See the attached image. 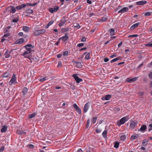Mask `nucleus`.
Here are the masks:
<instances>
[{"label": "nucleus", "instance_id": "nucleus-28", "mask_svg": "<svg viewBox=\"0 0 152 152\" xmlns=\"http://www.w3.org/2000/svg\"><path fill=\"white\" fill-rule=\"evenodd\" d=\"M138 136L137 134L133 135L131 136L130 139L132 140H133L137 138Z\"/></svg>", "mask_w": 152, "mask_h": 152}, {"label": "nucleus", "instance_id": "nucleus-30", "mask_svg": "<svg viewBox=\"0 0 152 152\" xmlns=\"http://www.w3.org/2000/svg\"><path fill=\"white\" fill-rule=\"evenodd\" d=\"M107 130H105L102 133V135L104 138L107 137Z\"/></svg>", "mask_w": 152, "mask_h": 152}, {"label": "nucleus", "instance_id": "nucleus-44", "mask_svg": "<svg viewBox=\"0 0 152 152\" xmlns=\"http://www.w3.org/2000/svg\"><path fill=\"white\" fill-rule=\"evenodd\" d=\"M90 54L89 53H87L85 57V58L87 60L88 59L90 58Z\"/></svg>", "mask_w": 152, "mask_h": 152}, {"label": "nucleus", "instance_id": "nucleus-37", "mask_svg": "<svg viewBox=\"0 0 152 152\" xmlns=\"http://www.w3.org/2000/svg\"><path fill=\"white\" fill-rule=\"evenodd\" d=\"M74 26L75 28H80V26L78 23H74Z\"/></svg>", "mask_w": 152, "mask_h": 152}, {"label": "nucleus", "instance_id": "nucleus-45", "mask_svg": "<svg viewBox=\"0 0 152 152\" xmlns=\"http://www.w3.org/2000/svg\"><path fill=\"white\" fill-rule=\"evenodd\" d=\"M82 66V65L81 63L79 62L77 64V66L79 68H81Z\"/></svg>", "mask_w": 152, "mask_h": 152}, {"label": "nucleus", "instance_id": "nucleus-13", "mask_svg": "<svg viewBox=\"0 0 152 152\" xmlns=\"http://www.w3.org/2000/svg\"><path fill=\"white\" fill-rule=\"evenodd\" d=\"M58 9H59V7H56L54 8H50L49 9V11H50V12H51L52 13H53L54 12H57L58 10Z\"/></svg>", "mask_w": 152, "mask_h": 152}, {"label": "nucleus", "instance_id": "nucleus-58", "mask_svg": "<svg viewBox=\"0 0 152 152\" xmlns=\"http://www.w3.org/2000/svg\"><path fill=\"white\" fill-rule=\"evenodd\" d=\"M18 35L19 36L21 37L23 35V33L22 32H20L18 33Z\"/></svg>", "mask_w": 152, "mask_h": 152}, {"label": "nucleus", "instance_id": "nucleus-59", "mask_svg": "<svg viewBox=\"0 0 152 152\" xmlns=\"http://www.w3.org/2000/svg\"><path fill=\"white\" fill-rule=\"evenodd\" d=\"M28 145H29V147L30 148H32L34 147V145L31 144H29Z\"/></svg>", "mask_w": 152, "mask_h": 152}, {"label": "nucleus", "instance_id": "nucleus-53", "mask_svg": "<svg viewBox=\"0 0 152 152\" xmlns=\"http://www.w3.org/2000/svg\"><path fill=\"white\" fill-rule=\"evenodd\" d=\"M15 10L16 9L17 10H21L20 5L16 6V7H15Z\"/></svg>", "mask_w": 152, "mask_h": 152}, {"label": "nucleus", "instance_id": "nucleus-11", "mask_svg": "<svg viewBox=\"0 0 152 152\" xmlns=\"http://www.w3.org/2000/svg\"><path fill=\"white\" fill-rule=\"evenodd\" d=\"M111 96L110 94H107L102 97V99L103 100H107L110 99Z\"/></svg>", "mask_w": 152, "mask_h": 152}, {"label": "nucleus", "instance_id": "nucleus-61", "mask_svg": "<svg viewBox=\"0 0 152 152\" xmlns=\"http://www.w3.org/2000/svg\"><path fill=\"white\" fill-rule=\"evenodd\" d=\"M81 8V5L78 6L76 8V10L77 11V10H80Z\"/></svg>", "mask_w": 152, "mask_h": 152}, {"label": "nucleus", "instance_id": "nucleus-57", "mask_svg": "<svg viewBox=\"0 0 152 152\" xmlns=\"http://www.w3.org/2000/svg\"><path fill=\"white\" fill-rule=\"evenodd\" d=\"M54 22V21L53 20H51L50 21L48 24L50 26L51 25H52L53 23Z\"/></svg>", "mask_w": 152, "mask_h": 152}, {"label": "nucleus", "instance_id": "nucleus-56", "mask_svg": "<svg viewBox=\"0 0 152 152\" xmlns=\"http://www.w3.org/2000/svg\"><path fill=\"white\" fill-rule=\"evenodd\" d=\"M4 147L3 146L0 148V152H2L4 150Z\"/></svg>", "mask_w": 152, "mask_h": 152}, {"label": "nucleus", "instance_id": "nucleus-46", "mask_svg": "<svg viewBox=\"0 0 152 152\" xmlns=\"http://www.w3.org/2000/svg\"><path fill=\"white\" fill-rule=\"evenodd\" d=\"M10 34L9 33L6 34H5L3 36V37H8L10 36Z\"/></svg>", "mask_w": 152, "mask_h": 152}, {"label": "nucleus", "instance_id": "nucleus-49", "mask_svg": "<svg viewBox=\"0 0 152 152\" xmlns=\"http://www.w3.org/2000/svg\"><path fill=\"white\" fill-rule=\"evenodd\" d=\"M81 41V42H85L86 41V39L85 37H83L82 38Z\"/></svg>", "mask_w": 152, "mask_h": 152}, {"label": "nucleus", "instance_id": "nucleus-25", "mask_svg": "<svg viewBox=\"0 0 152 152\" xmlns=\"http://www.w3.org/2000/svg\"><path fill=\"white\" fill-rule=\"evenodd\" d=\"M147 126L145 125H143L141 126V128H140L139 130L141 132L144 131L146 129Z\"/></svg>", "mask_w": 152, "mask_h": 152}, {"label": "nucleus", "instance_id": "nucleus-33", "mask_svg": "<svg viewBox=\"0 0 152 152\" xmlns=\"http://www.w3.org/2000/svg\"><path fill=\"white\" fill-rule=\"evenodd\" d=\"M26 6H34L37 4V3H26L25 4Z\"/></svg>", "mask_w": 152, "mask_h": 152}, {"label": "nucleus", "instance_id": "nucleus-55", "mask_svg": "<svg viewBox=\"0 0 152 152\" xmlns=\"http://www.w3.org/2000/svg\"><path fill=\"white\" fill-rule=\"evenodd\" d=\"M145 46H148L150 47H152V43H148L145 45Z\"/></svg>", "mask_w": 152, "mask_h": 152}, {"label": "nucleus", "instance_id": "nucleus-34", "mask_svg": "<svg viewBox=\"0 0 152 152\" xmlns=\"http://www.w3.org/2000/svg\"><path fill=\"white\" fill-rule=\"evenodd\" d=\"M120 58V57H118L117 58H114L111 61H110V62L111 63H113L114 62H115L119 60Z\"/></svg>", "mask_w": 152, "mask_h": 152}, {"label": "nucleus", "instance_id": "nucleus-9", "mask_svg": "<svg viewBox=\"0 0 152 152\" xmlns=\"http://www.w3.org/2000/svg\"><path fill=\"white\" fill-rule=\"evenodd\" d=\"M33 12V11L32 10L30 9H28L25 10L24 13L27 14V15H25L26 16H27L30 15V14H32Z\"/></svg>", "mask_w": 152, "mask_h": 152}, {"label": "nucleus", "instance_id": "nucleus-8", "mask_svg": "<svg viewBox=\"0 0 152 152\" xmlns=\"http://www.w3.org/2000/svg\"><path fill=\"white\" fill-rule=\"evenodd\" d=\"M73 107L76 109V111L79 114H80L81 113V111L80 108L77 106L76 103H74L73 105Z\"/></svg>", "mask_w": 152, "mask_h": 152}, {"label": "nucleus", "instance_id": "nucleus-20", "mask_svg": "<svg viewBox=\"0 0 152 152\" xmlns=\"http://www.w3.org/2000/svg\"><path fill=\"white\" fill-rule=\"evenodd\" d=\"M140 24L139 23H136L133 25H132L131 27H130V29H133L136 27H137Z\"/></svg>", "mask_w": 152, "mask_h": 152}, {"label": "nucleus", "instance_id": "nucleus-51", "mask_svg": "<svg viewBox=\"0 0 152 152\" xmlns=\"http://www.w3.org/2000/svg\"><path fill=\"white\" fill-rule=\"evenodd\" d=\"M148 77L150 79H152V72H151L149 74Z\"/></svg>", "mask_w": 152, "mask_h": 152}, {"label": "nucleus", "instance_id": "nucleus-29", "mask_svg": "<svg viewBox=\"0 0 152 152\" xmlns=\"http://www.w3.org/2000/svg\"><path fill=\"white\" fill-rule=\"evenodd\" d=\"M109 31L110 35L113 36L114 34L115 33V30L113 28H112L109 29Z\"/></svg>", "mask_w": 152, "mask_h": 152}, {"label": "nucleus", "instance_id": "nucleus-12", "mask_svg": "<svg viewBox=\"0 0 152 152\" xmlns=\"http://www.w3.org/2000/svg\"><path fill=\"white\" fill-rule=\"evenodd\" d=\"M129 9L128 8L126 7H124L118 11V13H124L128 11Z\"/></svg>", "mask_w": 152, "mask_h": 152}, {"label": "nucleus", "instance_id": "nucleus-27", "mask_svg": "<svg viewBox=\"0 0 152 152\" xmlns=\"http://www.w3.org/2000/svg\"><path fill=\"white\" fill-rule=\"evenodd\" d=\"M28 90V88L26 87H24L22 91L23 94L25 95L27 93Z\"/></svg>", "mask_w": 152, "mask_h": 152}, {"label": "nucleus", "instance_id": "nucleus-19", "mask_svg": "<svg viewBox=\"0 0 152 152\" xmlns=\"http://www.w3.org/2000/svg\"><path fill=\"white\" fill-rule=\"evenodd\" d=\"M68 38V37L67 36H63L59 38V40L62 39L63 41H65L67 40Z\"/></svg>", "mask_w": 152, "mask_h": 152}, {"label": "nucleus", "instance_id": "nucleus-1", "mask_svg": "<svg viewBox=\"0 0 152 152\" xmlns=\"http://www.w3.org/2000/svg\"><path fill=\"white\" fill-rule=\"evenodd\" d=\"M46 30L42 29L36 30L33 33L32 35L35 36H37L45 32Z\"/></svg>", "mask_w": 152, "mask_h": 152}, {"label": "nucleus", "instance_id": "nucleus-60", "mask_svg": "<svg viewBox=\"0 0 152 152\" xmlns=\"http://www.w3.org/2000/svg\"><path fill=\"white\" fill-rule=\"evenodd\" d=\"M86 2L87 3L90 4L92 3V2L90 0H87Z\"/></svg>", "mask_w": 152, "mask_h": 152}, {"label": "nucleus", "instance_id": "nucleus-24", "mask_svg": "<svg viewBox=\"0 0 152 152\" xmlns=\"http://www.w3.org/2000/svg\"><path fill=\"white\" fill-rule=\"evenodd\" d=\"M7 126H4L1 129V132H4L6 131L7 129Z\"/></svg>", "mask_w": 152, "mask_h": 152}, {"label": "nucleus", "instance_id": "nucleus-15", "mask_svg": "<svg viewBox=\"0 0 152 152\" xmlns=\"http://www.w3.org/2000/svg\"><path fill=\"white\" fill-rule=\"evenodd\" d=\"M30 51H26L23 53L22 56H23L25 58H29L28 54L30 53Z\"/></svg>", "mask_w": 152, "mask_h": 152}, {"label": "nucleus", "instance_id": "nucleus-38", "mask_svg": "<svg viewBox=\"0 0 152 152\" xmlns=\"http://www.w3.org/2000/svg\"><path fill=\"white\" fill-rule=\"evenodd\" d=\"M152 13V12H148L145 13V16H150Z\"/></svg>", "mask_w": 152, "mask_h": 152}, {"label": "nucleus", "instance_id": "nucleus-3", "mask_svg": "<svg viewBox=\"0 0 152 152\" xmlns=\"http://www.w3.org/2000/svg\"><path fill=\"white\" fill-rule=\"evenodd\" d=\"M6 10L9 13H14L16 12L15 7L13 6H10L8 7L6 9Z\"/></svg>", "mask_w": 152, "mask_h": 152}, {"label": "nucleus", "instance_id": "nucleus-5", "mask_svg": "<svg viewBox=\"0 0 152 152\" xmlns=\"http://www.w3.org/2000/svg\"><path fill=\"white\" fill-rule=\"evenodd\" d=\"M72 76L74 77L76 82L77 83H79L83 81V80L82 79L79 78L78 76H77V74L73 75Z\"/></svg>", "mask_w": 152, "mask_h": 152}, {"label": "nucleus", "instance_id": "nucleus-16", "mask_svg": "<svg viewBox=\"0 0 152 152\" xmlns=\"http://www.w3.org/2000/svg\"><path fill=\"white\" fill-rule=\"evenodd\" d=\"M147 3L145 1H141L136 2V4L138 5H142Z\"/></svg>", "mask_w": 152, "mask_h": 152}, {"label": "nucleus", "instance_id": "nucleus-47", "mask_svg": "<svg viewBox=\"0 0 152 152\" xmlns=\"http://www.w3.org/2000/svg\"><path fill=\"white\" fill-rule=\"evenodd\" d=\"M68 51H65L63 55L64 56H66L68 55Z\"/></svg>", "mask_w": 152, "mask_h": 152}, {"label": "nucleus", "instance_id": "nucleus-43", "mask_svg": "<svg viewBox=\"0 0 152 152\" xmlns=\"http://www.w3.org/2000/svg\"><path fill=\"white\" fill-rule=\"evenodd\" d=\"M107 20V18L106 17H103L101 19V21H105Z\"/></svg>", "mask_w": 152, "mask_h": 152}, {"label": "nucleus", "instance_id": "nucleus-39", "mask_svg": "<svg viewBox=\"0 0 152 152\" xmlns=\"http://www.w3.org/2000/svg\"><path fill=\"white\" fill-rule=\"evenodd\" d=\"M19 5L21 9L24 8L26 7V5L25 4H23Z\"/></svg>", "mask_w": 152, "mask_h": 152}, {"label": "nucleus", "instance_id": "nucleus-23", "mask_svg": "<svg viewBox=\"0 0 152 152\" xmlns=\"http://www.w3.org/2000/svg\"><path fill=\"white\" fill-rule=\"evenodd\" d=\"M17 133L20 135L25 134H26V132H23L20 130H18L17 131Z\"/></svg>", "mask_w": 152, "mask_h": 152}, {"label": "nucleus", "instance_id": "nucleus-48", "mask_svg": "<svg viewBox=\"0 0 152 152\" xmlns=\"http://www.w3.org/2000/svg\"><path fill=\"white\" fill-rule=\"evenodd\" d=\"M96 132L97 133H99L101 132V130L100 129H97L96 130Z\"/></svg>", "mask_w": 152, "mask_h": 152}, {"label": "nucleus", "instance_id": "nucleus-50", "mask_svg": "<svg viewBox=\"0 0 152 152\" xmlns=\"http://www.w3.org/2000/svg\"><path fill=\"white\" fill-rule=\"evenodd\" d=\"M83 45V43H79L77 45V46L80 47Z\"/></svg>", "mask_w": 152, "mask_h": 152}, {"label": "nucleus", "instance_id": "nucleus-35", "mask_svg": "<svg viewBox=\"0 0 152 152\" xmlns=\"http://www.w3.org/2000/svg\"><path fill=\"white\" fill-rule=\"evenodd\" d=\"M126 138V136L125 135H124L121 136L120 139L122 141H124Z\"/></svg>", "mask_w": 152, "mask_h": 152}, {"label": "nucleus", "instance_id": "nucleus-41", "mask_svg": "<svg viewBox=\"0 0 152 152\" xmlns=\"http://www.w3.org/2000/svg\"><path fill=\"white\" fill-rule=\"evenodd\" d=\"M138 36V35L137 34H133V35H129V36H128V38L132 37H137Z\"/></svg>", "mask_w": 152, "mask_h": 152}, {"label": "nucleus", "instance_id": "nucleus-32", "mask_svg": "<svg viewBox=\"0 0 152 152\" xmlns=\"http://www.w3.org/2000/svg\"><path fill=\"white\" fill-rule=\"evenodd\" d=\"M36 115V114L35 113H33L31 114H29L28 115V118L30 119H31L34 117Z\"/></svg>", "mask_w": 152, "mask_h": 152}, {"label": "nucleus", "instance_id": "nucleus-22", "mask_svg": "<svg viewBox=\"0 0 152 152\" xmlns=\"http://www.w3.org/2000/svg\"><path fill=\"white\" fill-rule=\"evenodd\" d=\"M11 52L10 51H8L7 50L4 53V55L5 56V57L8 58L10 56Z\"/></svg>", "mask_w": 152, "mask_h": 152}, {"label": "nucleus", "instance_id": "nucleus-36", "mask_svg": "<svg viewBox=\"0 0 152 152\" xmlns=\"http://www.w3.org/2000/svg\"><path fill=\"white\" fill-rule=\"evenodd\" d=\"M119 143L118 142H115L114 143V147L116 148H117L118 147Z\"/></svg>", "mask_w": 152, "mask_h": 152}, {"label": "nucleus", "instance_id": "nucleus-63", "mask_svg": "<svg viewBox=\"0 0 152 152\" xmlns=\"http://www.w3.org/2000/svg\"><path fill=\"white\" fill-rule=\"evenodd\" d=\"M139 94L140 96H142L144 94V93L143 92H140Z\"/></svg>", "mask_w": 152, "mask_h": 152}, {"label": "nucleus", "instance_id": "nucleus-26", "mask_svg": "<svg viewBox=\"0 0 152 152\" xmlns=\"http://www.w3.org/2000/svg\"><path fill=\"white\" fill-rule=\"evenodd\" d=\"M48 77H40V78L39 79V80L40 82H42L45 81L46 80H48Z\"/></svg>", "mask_w": 152, "mask_h": 152}, {"label": "nucleus", "instance_id": "nucleus-6", "mask_svg": "<svg viewBox=\"0 0 152 152\" xmlns=\"http://www.w3.org/2000/svg\"><path fill=\"white\" fill-rule=\"evenodd\" d=\"M24 47L26 48L27 51H30L31 52V48H34V46L32 45L31 44H28L24 46Z\"/></svg>", "mask_w": 152, "mask_h": 152}, {"label": "nucleus", "instance_id": "nucleus-62", "mask_svg": "<svg viewBox=\"0 0 152 152\" xmlns=\"http://www.w3.org/2000/svg\"><path fill=\"white\" fill-rule=\"evenodd\" d=\"M109 59L106 58H104V61L105 62H107L109 61Z\"/></svg>", "mask_w": 152, "mask_h": 152}, {"label": "nucleus", "instance_id": "nucleus-42", "mask_svg": "<svg viewBox=\"0 0 152 152\" xmlns=\"http://www.w3.org/2000/svg\"><path fill=\"white\" fill-rule=\"evenodd\" d=\"M97 119V117H95L93 118L92 122L94 124H95L96 122Z\"/></svg>", "mask_w": 152, "mask_h": 152}, {"label": "nucleus", "instance_id": "nucleus-54", "mask_svg": "<svg viewBox=\"0 0 152 152\" xmlns=\"http://www.w3.org/2000/svg\"><path fill=\"white\" fill-rule=\"evenodd\" d=\"M90 123V120L89 119H88L87 121V124L86 126V128L87 129L88 127V125Z\"/></svg>", "mask_w": 152, "mask_h": 152}, {"label": "nucleus", "instance_id": "nucleus-4", "mask_svg": "<svg viewBox=\"0 0 152 152\" xmlns=\"http://www.w3.org/2000/svg\"><path fill=\"white\" fill-rule=\"evenodd\" d=\"M66 21V17H62L60 20V22L58 24L59 26L61 27L63 26Z\"/></svg>", "mask_w": 152, "mask_h": 152}, {"label": "nucleus", "instance_id": "nucleus-10", "mask_svg": "<svg viewBox=\"0 0 152 152\" xmlns=\"http://www.w3.org/2000/svg\"><path fill=\"white\" fill-rule=\"evenodd\" d=\"M137 79V77H135L132 78H128L126 79V81L128 83H131L136 81Z\"/></svg>", "mask_w": 152, "mask_h": 152}, {"label": "nucleus", "instance_id": "nucleus-52", "mask_svg": "<svg viewBox=\"0 0 152 152\" xmlns=\"http://www.w3.org/2000/svg\"><path fill=\"white\" fill-rule=\"evenodd\" d=\"M18 20L17 18L13 20L12 22V23H16L18 21Z\"/></svg>", "mask_w": 152, "mask_h": 152}, {"label": "nucleus", "instance_id": "nucleus-7", "mask_svg": "<svg viewBox=\"0 0 152 152\" xmlns=\"http://www.w3.org/2000/svg\"><path fill=\"white\" fill-rule=\"evenodd\" d=\"M15 81L16 77L15 75V74H13V75L12 76V78L9 82V84L10 85H11L12 84L15 83Z\"/></svg>", "mask_w": 152, "mask_h": 152}, {"label": "nucleus", "instance_id": "nucleus-21", "mask_svg": "<svg viewBox=\"0 0 152 152\" xmlns=\"http://www.w3.org/2000/svg\"><path fill=\"white\" fill-rule=\"evenodd\" d=\"M23 30L25 32H29L30 30V28L27 26H24L23 27Z\"/></svg>", "mask_w": 152, "mask_h": 152}, {"label": "nucleus", "instance_id": "nucleus-40", "mask_svg": "<svg viewBox=\"0 0 152 152\" xmlns=\"http://www.w3.org/2000/svg\"><path fill=\"white\" fill-rule=\"evenodd\" d=\"M9 75L8 73H6L2 75V77H9Z\"/></svg>", "mask_w": 152, "mask_h": 152}, {"label": "nucleus", "instance_id": "nucleus-18", "mask_svg": "<svg viewBox=\"0 0 152 152\" xmlns=\"http://www.w3.org/2000/svg\"><path fill=\"white\" fill-rule=\"evenodd\" d=\"M24 41V39L23 38H20L16 41V43L18 44H22Z\"/></svg>", "mask_w": 152, "mask_h": 152}, {"label": "nucleus", "instance_id": "nucleus-2", "mask_svg": "<svg viewBox=\"0 0 152 152\" xmlns=\"http://www.w3.org/2000/svg\"><path fill=\"white\" fill-rule=\"evenodd\" d=\"M129 118L127 116H125L122 118L120 120L119 122L117 123L118 125L120 126L122 124H123L128 121Z\"/></svg>", "mask_w": 152, "mask_h": 152}, {"label": "nucleus", "instance_id": "nucleus-14", "mask_svg": "<svg viewBox=\"0 0 152 152\" xmlns=\"http://www.w3.org/2000/svg\"><path fill=\"white\" fill-rule=\"evenodd\" d=\"M89 103L88 102H87L84 105L83 108V111L85 113H86L87 112L89 108Z\"/></svg>", "mask_w": 152, "mask_h": 152}, {"label": "nucleus", "instance_id": "nucleus-64", "mask_svg": "<svg viewBox=\"0 0 152 152\" xmlns=\"http://www.w3.org/2000/svg\"><path fill=\"white\" fill-rule=\"evenodd\" d=\"M76 152H83L81 149H79Z\"/></svg>", "mask_w": 152, "mask_h": 152}, {"label": "nucleus", "instance_id": "nucleus-17", "mask_svg": "<svg viewBox=\"0 0 152 152\" xmlns=\"http://www.w3.org/2000/svg\"><path fill=\"white\" fill-rule=\"evenodd\" d=\"M136 125V123L134 121H131L130 126L132 129H134Z\"/></svg>", "mask_w": 152, "mask_h": 152}, {"label": "nucleus", "instance_id": "nucleus-31", "mask_svg": "<svg viewBox=\"0 0 152 152\" xmlns=\"http://www.w3.org/2000/svg\"><path fill=\"white\" fill-rule=\"evenodd\" d=\"M148 142V141L146 139H145V140H143L142 142L143 145L145 147L146 146V145H147Z\"/></svg>", "mask_w": 152, "mask_h": 152}]
</instances>
